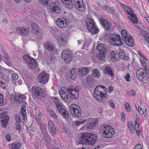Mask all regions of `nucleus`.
Listing matches in <instances>:
<instances>
[{"instance_id":"59","label":"nucleus","mask_w":149,"mask_h":149,"mask_svg":"<svg viewBox=\"0 0 149 149\" xmlns=\"http://www.w3.org/2000/svg\"><path fill=\"white\" fill-rule=\"evenodd\" d=\"M97 16L100 24L102 25V15H98Z\"/></svg>"},{"instance_id":"53","label":"nucleus","mask_w":149,"mask_h":149,"mask_svg":"<svg viewBox=\"0 0 149 149\" xmlns=\"http://www.w3.org/2000/svg\"><path fill=\"white\" fill-rule=\"evenodd\" d=\"M49 131L50 134L53 135H54L56 133V130L54 128V129H52V130H49Z\"/></svg>"},{"instance_id":"21","label":"nucleus","mask_w":149,"mask_h":149,"mask_svg":"<svg viewBox=\"0 0 149 149\" xmlns=\"http://www.w3.org/2000/svg\"><path fill=\"white\" fill-rule=\"evenodd\" d=\"M66 36L64 34L60 33L58 37V42L60 44H64L66 41Z\"/></svg>"},{"instance_id":"7","label":"nucleus","mask_w":149,"mask_h":149,"mask_svg":"<svg viewBox=\"0 0 149 149\" xmlns=\"http://www.w3.org/2000/svg\"><path fill=\"white\" fill-rule=\"evenodd\" d=\"M121 35L123 40L127 45L130 47L133 46L134 45V43L132 37L127 33L126 30H122Z\"/></svg>"},{"instance_id":"11","label":"nucleus","mask_w":149,"mask_h":149,"mask_svg":"<svg viewBox=\"0 0 149 149\" xmlns=\"http://www.w3.org/2000/svg\"><path fill=\"white\" fill-rule=\"evenodd\" d=\"M32 93L35 97L38 98H41L44 97V93L43 89L40 87L33 86L32 88Z\"/></svg>"},{"instance_id":"58","label":"nucleus","mask_w":149,"mask_h":149,"mask_svg":"<svg viewBox=\"0 0 149 149\" xmlns=\"http://www.w3.org/2000/svg\"><path fill=\"white\" fill-rule=\"evenodd\" d=\"M108 102L110 103L109 105L111 107L113 108H115L116 106L114 103L112 102H111V100H109Z\"/></svg>"},{"instance_id":"40","label":"nucleus","mask_w":149,"mask_h":149,"mask_svg":"<svg viewBox=\"0 0 149 149\" xmlns=\"http://www.w3.org/2000/svg\"><path fill=\"white\" fill-rule=\"evenodd\" d=\"M110 55H111V60L113 62H116L117 59V58L116 57V56L117 55V54H115V52H112L110 54Z\"/></svg>"},{"instance_id":"61","label":"nucleus","mask_w":149,"mask_h":149,"mask_svg":"<svg viewBox=\"0 0 149 149\" xmlns=\"http://www.w3.org/2000/svg\"><path fill=\"white\" fill-rule=\"evenodd\" d=\"M139 54L141 56V58H140V59L141 58L144 59L146 61V58L145 57L144 55L141 52H138Z\"/></svg>"},{"instance_id":"8","label":"nucleus","mask_w":149,"mask_h":149,"mask_svg":"<svg viewBox=\"0 0 149 149\" xmlns=\"http://www.w3.org/2000/svg\"><path fill=\"white\" fill-rule=\"evenodd\" d=\"M109 40L111 44L114 46H120L123 44V42L119 35L114 34L111 35Z\"/></svg>"},{"instance_id":"5","label":"nucleus","mask_w":149,"mask_h":149,"mask_svg":"<svg viewBox=\"0 0 149 149\" xmlns=\"http://www.w3.org/2000/svg\"><path fill=\"white\" fill-rule=\"evenodd\" d=\"M86 23L88 29L92 33H96L98 32V29L95 26V22L93 20L89 18H87L86 20Z\"/></svg>"},{"instance_id":"51","label":"nucleus","mask_w":149,"mask_h":149,"mask_svg":"<svg viewBox=\"0 0 149 149\" xmlns=\"http://www.w3.org/2000/svg\"><path fill=\"white\" fill-rule=\"evenodd\" d=\"M139 121V119L138 118H136L135 121H134L135 126L136 129V130L137 128H139V125L138 124V122Z\"/></svg>"},{"instance_id":"4","label":"nucleus","mask_w":149,"mask_h":149,"mask_svg":"<svg viewBox=\"0 0 149 149\" xmlns=\"http://www.w3.org/2000/svg\"><path fill=\"white\" fill-rule=\"evenodd\" d=\"M120 5L124 11L126 12L128 18L130 21L134 24L137 23L138 22L137 18L136 15L133 13L131 8L121 3H120Z\"/></svg>"},{"instance_id":"43","label":"nucleus","mask_w":149,"mask_h":149,"mask_svg":"<svg viewBox=\"0 0 149 149\" xmlns=\"http://www.w3.org/2000/svg\"><path fill=\"white\" fill-rule=\"evenodd\" d=\"M49 112L51 116L55 119L57 120L58 117L56 114L52 110H50L49 111Z\"/></svg>"},{"instance_id":"12","label":"nucleus","mask_w":149,"mask_h":149,"mask_svg":"<svg viewBox=\"0 0 149 149\" xmlns=\"http://www.w3.org/2000/svg\"><path fill=\"white\" fill-rule=\"evenodd\" d=\"M50 11L55 13L59 14L61 11L60 5L57 2H54L51 3L49 6Z\"/></svg>"},{"instance_id":"28","label":"nucleus","mask_w":149,"mask_h":149,"mask_svg":"<svg viewBox=\"0 0 149 149\" xmlns=\"http://www.w3.org/2000/svg\"><path fill=\"white\" fill-rule=\"evenodd\" d=\"M9 120V117L7 116L3 117L1 121V125L3 127L5 128L7 126L8 122Z\"/></svg>"},{"instance_id":"27","label":"nucleus","mask_w":149,"mask_h":149,"mask_svg":"<svg viewBox=\"0 0 149 149\" xmlns=\"http://www.w3.org/2000/svg\"><path fill=\"white\" fill-rule=\"evenodd\" d=\"M103 9L106 11L108 13L112 14H114L115 13V11L113 8L109 7L108 5H105L103 7Z\"/></svg>"},{"instance_id":"14","label":"nucleus","mask_w":149,"mask_h":149,"mask_svg":"<svg viewBox=\"0 0 149 149\" xmlns=\"http://www.w3.org/2000/svg\"><path fill=\"white\" fill-rule=\"evenodd\" d=\"M48 74L45 72H42L38 74V80L41 84H46L49 79Z\"/></svg>"},{"instance_id":"26","label":"nucleus","mask_w":149,"mask_h":149,"mask_svg":"<svg viewBox=\"0 0 149 149\" xmlns=\"http://www.w3.org/2000/svg\"><path fill=\"white\" fill-rule=\"evenodd\" d=\"M78 72L79 74L83 75L89 73V69L88 68L85 67L79 69Z\"/></svg>"},{"instance_id":"48","label":"nucleus","mask_w":149,"mask_h":149,"mask_svg":"<svg viewBox=\"0 0 149 149\" xmlns=\"http://www.w3.org/2000/svg\"><path fill=\"white\" fill-rule=\"evenodd\" d=\"M36 120L37 123L39 124V127L41 129L44 127V126L42 123L41 120L40 119H37Z\"/></svg>"},{"instance_id":"36","label":"nucleus","mask_w":149,"mask_h":149,"mask_svg":"<svg viewBox=\"0 0 149 149\" xmlns=\"http://www.w3.org/2000/svg\"><path fill=\"white\" fill-rule=\"evenodd\" d=\"M92 75L97 78H99L100 77V74L98 70L96 69H95L93 71Z\"/></svg>"},{"instance_id":"15","label":"nucleus","mask_w":149,"mask_h":149,"mask_svg":"<svg viewBox=\"0 0 149 149\" xmlns=\"http://www.w3.org/2000/svg\"><path fill=\"white\" fill-rule=\"evenodd\" d=\"M94 81L93 77L91 75H88L87 77L86 80H84L82 84L84 87L87 88L92 86Z\"/></svg>"},{"instance_id":"41","label":"nucleus","mask_w":149,"mask_h":149,"mask_svg":"<svg viewBox=\"0 0 149 149\" xmlns=\"http://www.w3.org/2000/svg\"><path fill=\"white\" fill-rule=\"evenodd\" d=\"M104 54H110L109 49L107 46H104L103 47V59H104Z\"/></svg>"},{"instance_id":"56","label":"nucleus","mask_w":149,"mask_h":149,"mask_svg":"<svg viewBox=\"0 0 149 149\" xmlns=\"http://www.w3.org/2000/svg\"><path fill=\"white\" fill-rule=\"evenodd\" d=\"M103 90H104V91L105 92L104 93H103V97H106L107 98V96H108L107 95V89L106 88H105L103 86Z\"/></svg>"},{"instance_id":"45","label":"nucleus","mask_w":149,"mask_h":149,"mask_svg":"<svg viewBox=\"0 0 149 149\" xmlns=\"http://www.w3.org/2000/svg\"><path fill=\"white\" fill-rule=\"evenodd\" d=\"M48 127L49 130H52V129H54L55 126L51 120H49L48 122Z\"/></svg>"},{"instance_id":"19","label":"nucleus","mask_w":149,"mask_h":149,"mask_svg":"<svg viewBox=\"0 0 149 149\" xmlns=\"http://www.w3.org/2000/svg\"><path fill=\"white\" fill-rule=\"evenodd\" d=\"M104 70V74H109L112 77H114L113 69L109 65H105Z\"/></svg>"},{"instance_id":"64","label":"nucleus","mask_w":149,"mask_h":149,"mask_svg":"<svg viewBox=\"0 0 149 149\" xmlns=\"http://www.w3.org/2000/svg\"><path fill=\"white\" fill-rule=\"evenodd\" d=\"M130 76L129 74H127L126 76H125V78L128 81H130Z\"/></svg>"},{"instance_id":"2","label":"nucleus","mask_w":149,"mask_h":149,"mask_svg":"<svg viewBox=\"0 0 149 149\" xmlns=\"http://www.w3.org/2000/svg\"><path fill=\"white\" fill-rule=\"evenodd\" d=\"M83 0H61V3L64 4L65 6L69 9L72 8L74 5L78 10L83 11L85 9Z\"/></svg>"},{"instance_id":"39","label":"nucleus","mask_w":149,"mask_h":149,"mask_svg":"<svg viewBox=\"0 0 149 149\" xmlns=\"http://www.w3.org/2000/svg\"><path fill=\"white\" fill-rule=\"evenodd\" d=\"M2 75V77H0V78H3V80L5 81L4 82V84H6V83L9 81V78L7 75H4L3 72V74Z\"/></svg>"},{"instance_id":"50","label":"nucleus","mask_w":149,"mask_h":149,"mask_svg":"<svg viewBox=\"0 0 149 149\" xmlns=\"http://www.w3.org/2000/svg\"><path fill=\"white\" fill-rule=\"evenodd\" d=\"M49 0H38L39 3L43 4L44 5H47Z\"/></svg>"},{"instance_id":"49","label":"nucleus","mask_w":149,"mask_h":149,"mask_svg":"<svg viewBox=\"0 0 149 149\" xmlns=\"http://www.w3.org/2000/svg\"><path fill=\"white\" fill-rule=\"evenodd\" d=\"M3 100V96L1 94H0V106H1L4 105Z\"/></svg>"},{"instance_id":"55","label":"nucleus","mask_w":149,"mask_h":149,"mask_svg":"<svg viewBox=\"0 0 149 149\" xmlns=\"http://www.w3.org/2000/svg\"><path fill=\"white\" fill-rule=\"evenodd\" d=\"M138 111L140 115H142L144 113L143 109L141 107H139L138 109Z\"/></svg>"},{"instance_id":"16","label":"nucleus","mask_w":149,"mask_h":149,"mask_svg":"<svg viewBox=\"0 0 149 149\" xmlns=\"http://www.w3.org/2000/svg\"><path fill=\"white\" fill-rule=\"evenodd\" d=\"M146 70L143 68H139L136 72V77L141 81H143V79L146 77Z\"/></svg>"},{"instance_id":"20","label":"nucleus","mask_w":149,"mask_h":149,"mask_svg":"<svg viewBox=\"0 0 149 149\" xmlns=\"http://www.w3.org/2000/svg\"><path fill=\"white\" fill-rule=\"evenodd\" d=\"M102 44L100 43L96 47L97 49L99 51V52L96 55L97 58L100 60H102Z\"/></svg>"},{"instance_id":"44","label":"nucleus","mask_w":149,"mask_h":149,"mask_svg":"<svg viewBox=\"0 0 149 149\" xmlns=\"http://www.w3.org/2000/svg\"><path fill=\"white\" fill-rule=\"evenodd\" d=\"M140 62L142 65L143 66L144 68L145 69L146 68V61H147V59L146 58V60L144 59H142L141 58L140 59Z\"/></svg>"},{"instance_id":"57","label":"nucleus","mask_w":149,"mask_h":149,"mask_svg":"<svg viewBox=\"0 0 149 149\" xmlns=\"http://www.w3.org/2000/svg\"><path fill=\"white\" fill-rule=\"evenodd\" d=\"M142 146L140 144L138 143L135 146L134 149H142Z\"/></svg>"},{"instance_id":"63","label":"nucleus","mask_w":149,"mask_h":149,"mask_svg":"<svg viewBox=\"0 0 149 149\" xmlns=\"http://www.w3.org/2000/svg\"><path fill=\"white\" fill-rule=\"evenodd\" d=\"M21 128V125L20 124L18 123L16 124V129L17 130H18L19 131Z\"/></svg>"},{"instance_id":"52","label":"nucleus","mask_w":149,"mask_h":149,"mask_svg":"<svg viewBox=\"0 0 149 149\" xmlns=\"http://www.w3.org/2000/svg\"><path fill=\"white\" fill-rule=\"evenodd\" d=\"M12 81L15 80H17L18 78V76L17 74L13 73L12 75Z\"/></svg>"},{"instance_id":"33","label":"nucleus","mask_w":149,"mask_h":149,"mask_svg":"<svg viewBox=\"0 0 149 149\" xmlns=\"http://www.w3.org/2000/svg\"><path fill=\"white\" fill-rule=\"evenodd\" d=\"M21 144L19 143L14 142L11 145V149H20Z\"/></svg>"},{"instance_id":"10","label":"nucleus","mask_w":149,"mask_h":149,"mask_svg":"<svg viewBox=\"0 0 149 149\" xmlns=\"http://www.w3.org/2000/svg\"><path fill=\"white\" fill-rule=\"evenodd\" d=\"M61 57L64 60L65 63L69 64L72 60V57L71 51L69 50H65L63 51L62 53Z\"/></svg>"},{"instance_id":"23","label":"nucleus","mask_w":149,"mask_h":149,"mask_svg":"<svg viewBox=\"0 0 149 149\" xmlns=\"http://www.w3.org/2000/svg\"><path fill=\"white\" fill-rule=\"evenodd\" d=\"M58 99V98L55 97L54 101V103L55 105L56 106L59 112V111L61 110V109L63 108V106L62 104Z\"/></svg>"},{"instance_id":"37","label":"nucleus","mask_w":149,"mask_h":149,"mask_svg":"<svg viewBox=\"0 0 149 149\" xmlns=\"http://www.w3.org/2000/svg\"><path fill=\"white\" fill-rule=\"evenodd\" d=\"M4 57L5 59V62L9 66H10L11 65V63L10 60V58L7 54H4Z\"/></svg>"},{"instance_id":"17","label":"nucleus","mask_w":149,"mask_h":149,"mask_svg":"<svg viewBox=\"0 0 149 149\" xmlns=\"http://www.w3.org/2000/svg\"><path fill=\"white\" fill-rule=\"evenodd\" d=\"M68 21L65 18H58L56 21L57 25L60 28H64L66 26L68 23Z\"/></svg>"},{"instance_id":"38","label":"nucleus","mask_w":149,"mask_h":149,"mask_svg":"<svg viewBox=\"0 0 149 149\" xmlns=\"http://www.w3.org/2000/svg\"><path fill=\"white\" fill-rule=\"evenodd\" d=\"M26 99V97L24 95H18L17 96V102H22V100H25Z\"/></svg>"},{"instance_id":"1","label":"nucleus","mask_w":149,"mask_h":149,"mask_svg":"<svg viewBox=\"0 0 149 149\" xmlns=\"http://www.w3.org/2000/svg\"><path fill=\"white\" fill-rule=\"evenodd\" d=\"M80 87H71L68 89L65 87H62L60 91V94L63 100L69 102L71 99L77 98L79 96Z\"/></svg>"},{"instance_id":"60","label":"nucleus","mask_w":149,"mask_h":149,"mask_svg":"<svg viewBox=\"0 0 149 149\" xmlns=\"http://www.w3.org/2000/svg\"><path fill=\"white\" fill-rule=\"evenodd\" d=\"M143 16L149 23V17L148 16V15L147 14H146L145 13H143Z\"/></svg>"},{"instance_id":"22","label":"nucleus","mask_w":149,"mask_h":149,"mask_svg":"<svg viewBox=\"0 0 149 149\" xmlns=\"http://www.w3.org/2000/svg\"><path fill=\"white\" fill-rule=\"evenodd\" d=\"M28 66L29 69H33L35 68L37 66V63L35 60L33 58L29 59L28 63Z\"/></svg>"},{"instance_id":"32","label":"nucleus","mask_w":149,"mask_h":149,"mask_svg":"<svg viewBox=\"0 0 149 149\" xmlns=\"http://www.w3.org/2000/svg\"><path fill=\"white\" fill-rule=\"evenodd\" d=\"M17 95L15 93H13L11 96L10 100L14 103H17Z\"/></svg>"},{"instance_id":"47","label":"nucleus","mask_w":149,"mask_h":149,"mask_svg":"<svg viewBox=\"0 0 149 149\" xmlns=\"http://www.w3.org/2000/svg\"><path fill=\"white\" fill-rule=\"evenodd\" d=\"M14 118L17 123H20L21 122V118H22L17 115H15L14 116Z\"/></svg>"},{"instance_id":"42","label":"nucleus","mask_w":149,"mask_h":149,"mask_svg":"<svg viewBox=\"0 0 149 149\" xmlns=\"http://www.w3.org/2000/svg\"><path fill=\"white\" fill-rule=\"evenodd\" d=\"M98 122V120L94 119H93L91 121H90L89 125L90 126L93 127L96 125Z\"/></svg>"},{"instance_id":"25","label":"nucleus","mask_w":149,"mask_h":149,"mask_svg":"<svg viewBox=\"0 0 149 149\" xmlns=\"http://www.w3.org/2000/svg\"><path fill=\"white\" fill-rule=\"evenodd\" d=\"M25 109V107L24 106L22 107L19 115V116L22 117L24 120L27 118L26 112Z\"/></svg>"},{"instance_id":"54","label":"nucleus","mask_w":149,"mask_h":149,"mask_svg":"<svg viewBox=\"0 0 149 149\" xmlns=\"http://www.w3.org/2000/svg\"><path fill=\"white\" fill-rule=\"evenodd\" d=\"M110 54H104V59H103V61H105L107 60L110 56Z\"/></svg>"},{"instance_id":"3","label":"nucleus","mask_w":149,"mask_h":149,"mask_svg":"<svg viewBox=\"0 0 149 149\" xmlns=\"http://www.w3.org/2000/svg\"><path fill=\"white\" fill-rule=\"evenodd\" d=\"M97 138L95 134L91 133H85L81 135L79 141L81 144L93 145L96 142Z\"/></svg>"},{"instance_id":"62","label":"nucleus","mask_w":149,"mask_h":149,"mask_svg":"<svg viewBox=\"0 0 149 149\" xmlns=\"http://www.w3.org/2000/svg\"><path fill=\"white\" fill-rule=\"evenodd\" d=\"M128 127V128L130 130L132 128L134 125L132 122H129L127 124Z\"/></svg>"},{"instance_id":"9","label":"nucleus","mask_w":149,"mask_h":149,"mask_svg":"<svg viewBox=\"0 0 149 149\" xmlns=\"http://www.w3.org/2000/svg\"><path fill=\"white\" fill-rule=\"evenodd\" d=\"M70 111L74 116L79 117L81 116V109L78 105L73 104L69 107Z\"/></svg>"},{"instance_id":"29","label":"nucleus","mask_w":149,"mask_h":149,"mask_svg":"<svg viewBox=\"0 0 149 149\" xmlns=\"http://www.w3.org/2000/svg\"><path fill=\"white\" fill-rule=\"evenodd\" d=\"M62 116L63 117L67 118H68L69 113L68 111L64 108L61 109V110L59 111V112Z\"/></svg>"},{"instance_id":"31","label":"nucleus","mask_w":149,"mask_h":149,"mask_svg":"<svg viewBox=\"0 0 149 149\" xmlns=\"http://www.w3.org/2000/svg\"><path fill=\"white\" fill-rule=\"evenodd\" d=\"M45 47L48 51L51 52L53 50L54 47L53 45L50 42H47L45 44Z\"/></svg>"},{"instance_id":"34","label":"nucleus","mask_w":149,"mask_h":149,"mask_svg":"<svg viewBox=\"0 0 149 149\" xmlns=\"http://www.w3.org/2000/svg\"><path fill=\"white\" fill-rule=\"evenodd\" d=\"M77 69H72L71 70L70 73V78L71 79L74 80L76 78V72Z\"/></svg>"},{"instance_id":"24","label":"nucleus","mask_w":149,"mask_h":149,"mask_svg":"<svg viewBox=\"0 0 149 149\" xmlns=\"http://www.w3.org/2000/svg\"><path fill=\"white\" fill-rule=\"evenodd\" d=\"M30 24L33 29V30H32L33 33L35 34H38L39 33V29L37 24L32 22H31Z\"/></svg>"},{"instance_id":"18","label":"nucleus","mask_w":149,"mask_h":149,"mask_svg":"<svg viewBox=\"0 0 149 149\" xmlns=\"http://www.w3.org/2000/svg\"><path fill=\"white\" fill-rule=\"evenodd\" d=\"M16 31L17 33L23 36H27L30 33L29 30L25 27L17 28L16 29Z\"/></svg>"},{"instance_id":"13","label":"nucleus","mask_w":149,"mask_h":149,"mask_svg":"<svg viewBox=\"0 0 149 149\" xmlns=\"http://www.w3.org/2000/svg\"><path fill=\"white\" fill-rule=\"evenodd\" d=\"M102 85H99L95 89L93 95L94 97L98 100L101 101L102 100Z\"/></svg>"},{"instance_id":"30","label":"nucleus","mask_w":149,"mask_h":149,"mask_svg":"<svg viewBox=\"0 0 149 149\" xmlns=\"http://www.w3.org/2000/svg\"><path fill=\"white\" fill-rule=\"evenodd\" d=\"M111 24L107 19H103V27L105 30H108L110 28Z\"/></svg>"},{"instance_id":"35","label":"nucleus","mask_w":149,"mask_h":149,"mask_svg":"<svg viewBox=\"0 0 149 149\" xmlns=\"http://www.w3.org/2000/svg\"><path fill=\"white\" fill-rule=\"evenodd\" d=\"M118 55L121 58L125 60H127L128 59V57L123 52H119L118 53Z\"/></svg>"},{"instance_id":"46","label":"nucleus","mask_w":149,"mask_h":149,"mask_svg":"<svg viewBox=\"0 0 149 149\" xmlns=\"http://www.w3.org/2000/svg\"><path fill=\"white\" fill-rule=\"evenodd\" d=\"M125 107L126 110L128 112H130L131 111V109L130 107L129 104L126 102L125 104Z\"/></svg>"},{"instance_id":"6","label":"nucleus","mask_w":149,"mask_h":149,"mask_svg":"<svg viewBox=\"0 0 149 149\" xmlns=\"http://www.w3.org/2000/svg\"><path fill=\"white\" fill-rule=\"evenodd\" d=\"M103 137L109 138L111 137L115 134L114 129L111 126L108 125H103Z\"/></svg>"}]
</instances>
